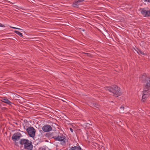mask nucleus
<instances>
[{
  "label": "nucleus",
  "mask_w": 150,
  "mask_h": 150,
  "mask_svg": "<svg viewBox=\"0 0 150 150\" xmlns=\"http://www.w3.org/2000/svg\"><path fill=\"white\" fill-rule=\"evenodd\" d=\"M93 105H94V106L95 107H96V108H98L99 106V105H98V104H96V103H95V104H93Z\"/></svg>",
  "instance_id": "15"
},
{
  "label": "nucleus",
  "mask_w": 150,
  "mask_h": 150,
  "mask_svg": "<svg viewBox=\"0 0 150 150\" xmlns=\"http://www.w3.org/2000/svg\"><path fill=\"white\" fill-rule=\"evenodd\" d=\"M81 148L79 146L72 147L69 150H81Z\"/></svg>",
  "instance_id": "11"
},
{
  "label": "nucleus",
  "mask_w": 150,
  "mask_h": 150,
  "mask_svg": "<svg viewBox=\"0 0 150 150\" xmlns=\"http://www.w3.org/2000/svg\"><path fill=\"white\" fill-rule=\"evenodd\" d=\"M1 100L3 102L6 103L9 105H11L12 104V103L9 100L5 98H3Z\"/></svg>",
  "instance_id": "10"
},
{
  "label": "nucleus",
  "mask_w": 150,
  "mask_h": 150,
  "mask_svg": "<svg viewBox=\"0 0 150 150\" xmlns=\"http://www.w3.org/2000/svg\"><path fill=\"white\" fill-rule=\"evenodd\" d=\"M0 27H5V26L0 23Z\"/></svg>",
  "instance_id": "18"
},
{
  "label": "nucleus",
  "mask_w": 150,
  "mask_h": 150,
  "mask_svg": "<svg viewBox=\"0 0 150 150\" xmlns=\"http://www.w3.org/2000/svg\"><path fill=\"white\" fill-rule=\"evenodd\" d=\"M10 27L11 28H13V29H18V30H21V29H20V28H16V27H11V26H10Z\"/></svg>",
  "instance_id": "16"
},
{
  "label": "nucleus",
  "mask_w": 150,
  "mask_h": 150,
  "mask_svg": "<svg viewBox=\"0 0 150 150\" xmlns=\"http://www.w3.org/2000/svg\"><path fill=\"white\" fill-rule=\"evenodd\" d=\"M145 1L149 2L150 3V0H144Z\"/></svg>",
  "instance_id": "19"
},
{
  "label": "nucleus",
  "mask_w": 150,
  "mask_h": 150,
  "mask_svg": "<svg viewBox=\"0 0 150 150\" xmlns=\"http://www.w3.org/2000/svg\"><path fill=\"white\" fill-rule=\"evenodd\" d=\"M42 150H51L50 149H48L47 147H45L44 148H42Z\"/></svg>",
  "instance_id": "14"
},
{
  "label": "nucleus",
  "mask_w": 150,
  "mask_h": 150,
  "mask_svg": "<svg viewBox=\"0 0 150 150\" xmlns=\"http://www.w3.org/2000/svg\"><path fill=\"white\" fill-rule=\"evenodd\" d=\"M149 94V91L148 90L144 89L143 93V96L142 100L143 102H144L145 100V99L147 98Z\"/></svg>",
  "instance_id": "6"
},
{
  "label": "nucleus",
  "mask_w": 150,
  "mask_h": 150,
  "mask_svg": "<svg viewBox=\"0 0 150 150\" xmlns=\"http://www.w3.org/2000/svg\"><path fill=\"white\" fill-rule=\"evenodd\" d=\"M106 90L112 93L113 96L115 97H117L121 94L120 92V88L116 85L112 87H107Z\"/></svg>",
  "instance_id": "2"
},
{
  "label": "nucleus",
  "mask_w": 150,
  "mask_h": 150,
  "mask_svg": "<svg viewBox=\"0 0 150 150\" xmlns=\"http://www.w3.org/2000/svg\"><path fill=\"white\" fill-rule=\"evenodd\" d=\"M14 32L17 34L19 35L20 37H22L23 36V35L22 33L18 31H17L16 30L14 31Z\"/></svg>",
  "instance_id": "12"
},
{
  "label": "nucleus",
  "mask_w": 150,
  "mask_h": 150,
  "mask_svg": "<svg viewBox=\"0 0 150 150\" xmlns=\"http://www.w3.org/2000/svg\"><path fill=\"white\" fill-rule=\"evenodd\" d=\"M19 142L20 144L24 145V148L25 149L31 150L33 148L32 143L28 139H22Z\"/></svg>",
  "instance_id": "3"
},
{
  "label": "nucleus",
  "mask_w": 150,
  "mask_h": 150,
  "mask_svg": "<svg viewBox=\"0 0 150 150\" xmlns=\"http://www.w3.org/2000/svg\"><path fill=\"white\" fill-rule=\"evenodd\" d=\"M26 131L30 137H34L36 130L33 127H28L26 129Z\"/></svg>",
  "instance_id": "4"
},
{
  "label": "nucleus",
  "mask_w": 150,
  "mask_h": 150,
  "mask_svg": "<svg viewBox=\"0 0 150 150\" xmlns=\"http://www.w3.org/2000/svg\"><path fill=\"white\" fill-rule=\"evenodd\" d=\"M53 138H54L56 141H58L61 142L63 141L64 143L65 142V141L64 140L65 139V136L63 137L58 136L54 137Z\"/></svg>",
  "instance_id": "9"
},
{
  "label": "nucleus",
  "mask_w": 150,
  "mask_h": 150,
  "mask_svg": "<svg viewBox=\"0 0 150 150\" xmlns=\"http://www.w3.org/2000/svg\"><path fill=\"white\" fill-rule=\"evenodd\" d=\"M22 137V134L19 132H17L14 133L12 137V139L14 141L19 140L21 137Z\"/></svg>",
  "instance_id": "5"
},
{
  "label": "nucleus",
  "mask_w": 150,
  "mask_h": 150,
  "mask_svg": "<svg viewBox=\"0 0 150 150\" xmlns=\"http://www.w3.org/2000/svg\"><path fill=\"white\" fill-rule=\"evenodd\" d=\"M124 108L122 106H121V107H120V109H124Z\"/></svg>",
  "instance_id": "21"
},
{
  "label": "nucleus",
  "mask_w": 150,
  "mask_h": 150,
  "mask_svg": "<svg viewBox=\"0 0 150 150\" xmlns=\"http://www.w3.org/2000/svg\"><path fill=\"white\" fill-rule=\"evenodd\" d=\"M70 130L72 132H73V129L71 128H70Z\"/></svg>",
  "instance_id": "20"
},
{
  "label": "nucleus",
  "mask_w": 150,
  "mask_h": 150,
  "mask_svg": "<svg viewBox=\"0 0 150 150\" xmlns=\"http://www.w3.org/2000/svg\"><path fill=\"white\" fill-rule=\"evenodd\" d=\"M74 5H76V4H74Z\"/></svg>",
  "instance_id": "23"
},
{
  "label": "nucleus",
  "mask_w": 150,
  "mask_h": 150,
  "mask_svg": "<svg viewBox=\"0 0 150 150\" xmlns=\"http://www.w3.org/2000/svg\"><path fill=\"white\" fill-rule=\"evenodd\" d=\"M141 12L142 14L144 17H149L150 16V10L146 11L144 8H141L140 9Z\"/></svg>",
  "instance_id": "7"
},
{
  "label": "nucleus",
  "mask_w": 150,
  "mask_h": 150,
  "mask_svg": "<svg viewBox=\"0 0 150 150\" xmlns=\"http://www.w3.org/2000/svg\"><path fill=\"white\" fill-rule=\"evenodd\" d=\"M137 52L139 54H142V55H145V54L144 53V52L141 51L140 50H138V51H137Z\"/></svg>",
  "instance_id": "13"
},
{
  "label": "nucleus",
  "mask_w": 150,
  "mask_h": 150,
  "mask_svg": "<svg viewBox=\"0 0 150 150\" xmlns=\"http://www.w3.org/2000/svg\"><path fill=\"white\" fill-rule=\"evenodd\" d=\"M52 129L51 127L48 125H44L42 127V129L44 132H49L51 131Z\"/></svg>",
  "instance_id": "8"
},
{
  "label": "nucleus",
  "mask_w": 150,
  "mask_h": 150,
  "mask_svg": "<svg viewBox=\"0 0 150 150\" xmlns=\"http://www.w3.org/2000/svg\"><path fill=\"white\" fill-rule=\"evenodd\" d=\"M139 80L146 83L144 89L149 90L150 89V77L147 76L145 74H144L140 76Z\"/></svg>",
  "instance_id": "1"
},
{
  "label": "nucleus",
  "mask_w": 150,
  "mask_h": 150,
  "mask_svg": "<svg viewBox=\"0 0 150 150\" xmlns=\"http://www.w3.org/2000/svg\"><path fill=\"white\" fill-rule=\"evenodd\" d=\"M90 125H91L87 123V124H86V126L87 127H90Z\"/></svg>",
  "instance_id": "17"
},
{
  "label": "nucleus",
  "mask_w": 150,
  "mask_h": 150,
  "mask_svg": "<svg viewBox=\"0 0 150 150\" xmlns=\"http://www.w3.org/2000/svg\"><path fill=\"white\" fill-rule=\"evenodd\" d=\"M86 54H87L88 55H89V54H88V53H86Z\"/></svg>",
  "instance_id": "22"
}]
</instances>
